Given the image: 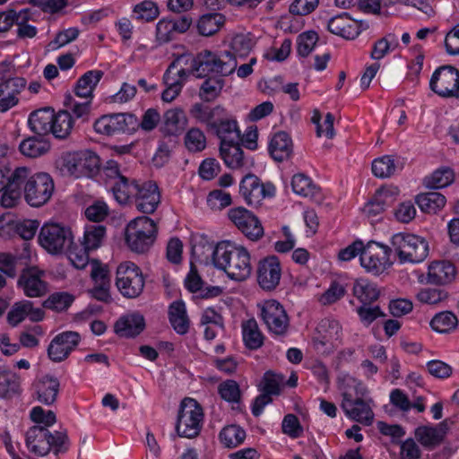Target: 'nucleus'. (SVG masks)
I'll list each match as a JSON object with an SVG mask.
<instances>
[{
    "label": "nucleus",
    "mask_w": 459,
    "mask_h": 459,
    "mask_svg": "<svg viewBox=\"0 0 459 459\" xmlns=\"http://www.w3.org/2000/svg\"><path fill=\"white\" fill-rule=\"evenodd\" d=\"M204 412L200 404L193 398H185L180 404V410L176 423V431L181 437L194 438L202 429Z\"/></svg>",
    "instance_id": "nucleus-7"
},
{
    "label": "nucleus",
    "mask_w": 459,
    "mask_h": 459,
    "mask_svg": "<svg viewBox=\"0 0 459 459\" xmlns=\"http://www.w3.org/2000/svg\"><path fill=\"white\" fill-rule=\"evenodd\" d=\"M447 293L439 289L424 288L416 295V299L422 304L435 305L446 299Z\"/></svg>",
    "instance_id": "nucleus-62"
},
{
    "label": "nucleus",
    "mask_w": 459,
    "mask_h": 459,
    "mask_svg": "<svg viewBox=\"0 0 459 459\" xmlns=\"http://www.w3.org/2000/svg\"><path fill=\"white\" fill-rule=\"evenodd\" d=\"M189 56H181L178 57L176 60H174L167 69L165 74H164V82L168 85L167 89L163 91L161 94V99L165 102H171L174 100L178 94L180 93L182 90V82L181 81H175V78L171 76L173 70L177 69L178 66L183 62L184 60L186 63L188 62Z\"/></svg>",
    "instance_id": "nucleus-32"
},
{
    "label": "nucleus",
    "mask_w": 459,
    "mask_h": 459,
    "mask_svg": "<svg viewBox=\"0 0 459 459\" xmlns=\"http://www.w3.org/2000/svg\"><path fill=\"white\" fill-rule=\"evenodd\" d=\"M455 267L447 261H434L428 268L427 283L444 285L450 283L455 276Z\"/></svg>",
    "instance_id": "nucleus-27"
},
{
    "label": "nucleus",
    "mask_w": 459,
    "mask_h": 459,
    "mask_svg": "<svg viewBox=\"0 0 459 459\" xmlns=\"http://www.w3.org/2000/svg\"><path fill=\"white\" fill-rule=\"evenodd\" d=\"M203 280L197 273V270L195 266L191 267V270L185 279L186 288L195 293L199 291L200 296L204 299L217 297L221 294V289L220 287H203Z\"/></svg>",
    "instance_id": "nucleus-37"
},
{
    "label": "nucleus",
    "mask_w": 459,
    "mask_h": 459,
    "mask_svg": "<svg viewBox=\"0 0 459 459\" xmlns=\"http://www.w3.org/2000/svg\"><path fill=\"white\" fill-rule=\"evenodd\" d=\"M55 118L54 110L41 108L30 113L28 124L30 130L38 135H46L51 131V125Z\"/></svg>",
    "instance_id": "nucleus-34"
},
{
    "label": "nucleus",
    "mask_w": 459,
    "mask_h": 459,
    "mask_svg": "<svg viewBox=\"0 0 459 459\" xmlns=\"http://www.w3.org/2000/svg\"><path fill=\"white\" fill-rule=\"evenodd\" d=\"M74 301V297L72 294L60 291L49 295L43 302L42 306L55 312H64L71 307Z\"/></svg>",
    "instance_id": "nucleus-53"
},
{
    "label": "nucleus",
    "mask_w": 459,
    "mask_h": 459,
    "mask_svg": "<svg viewBox=\"0 0 459 459\" xmlns=\"http://www.w3.org/2000/svg\"><path fill=\"white\" fill-rule=\"evenodd\" d=\"M39 245L49 254H62L73 244L74 234L69 227L59 223H45L38 237Z\"/></svg>",
    "instance_id": "nucleus-10"
},
{
    "label": "nucleus",
    "mask_w": 459,
    "mask_h": 459,
    "mask_svg": "<svg viewBox=\"0 0 459 459\" xmlns=\"http://www.w3.org/2000/svg\"><path fill=\"white\" fill-rule=\"evenodd\" d=\"M347 387L342 388V401L341 407L351 420L366 426L372 424L374 412L370 406L371 400H365L366 388L361 383L350 379Z\"/></svg>",
    "instance_id": "nucleus-3"
},
{
    "label": "nucleus",
    "mask_w": 459,
    "mask_h": 459,
    "mask_svg": "<svg viewBox=\"0 0 459 459\" xmlns=\"http://www.w3.org/2000/svg\"><path fill=\"white\" fill-rule=\"evenodd\" d=\"M224 23V16L219 13L203 15L197 23V29L203 36H212L216 33Z\"/></svg>",
    "instance_id": "nucleus-51"
},
{
    "label": "nucleus",
    "mask_w": 459,
    "mask_h": 459,
    "mask_svg": "<svg viewBox=\"0 0 459 459\" xmlns=\"http://www.w3.org/2000/svg\"><path fill=\"white\" fill-rule=\"evenodd\" d=\"M224 113L225 108L221 106L210 108L208 106H204L202 103L194 104L190 109V114L195 119L201 123L206 124L210 128L212 127V124L214 123L216 119L223 117Z\"/></svg>",
    "instance_id": "nucleus-40"
},
{
    "label": "nucleus",
    "mask_w": 459,
    "mask_h": 459,
    "mask_svg": "<svg viewBox=\"0 0 459 459\" xmlns=\"http://www.w3.org/2000/svg\"><path fill=\"white\" fill-rule=\"evenodd\" d=\"M225 81L221 77H208L200 87L199 96L204 101L214 100L221 92Z\"/></svg>",
    "instance_id": "nucleus-54"
},
{
    "label": "nucleus",
    "mask_w": 459,
    "mask_h": 459,
    "mask_svg": "<svg viewBox=\"0 0 459 459\" xmlns=\"http://www.w3.org/2000/svg\"><path fill=\"white\" fill-rule=\"evenodd\" d=\"M145 321L140 313H131L117 320L115 331L122 337H134L143 331Z\"/></svg>",
    "instance_id": "nucleus-31"
},
{
    "label": "nucleus",
    "mask_w": 459,
    "mask_h": 459,
    "mask_svg": "<svg viewBox=\"0 0 459 459\" xmlns=\"http://www.w3.org/2000/svg\"><path fill=\"white\" fill-rule=\"evenodd\" d=\"M134 200L139 212L145 214L153 213L160 203L158 186L152 181L140 184Z\"/></svg>",
    "instance_id": "nucleus-20"
},
{
    "label": "nucleus",
    "mask_w": 459,
    "mask_h": 459,
    "mask_svg": "<svg viewBox=\"0 0 459 459\" xmlns=\"http://www.w3.org/2000/svg\"><path fill=\"white\" fill-rule=\"evenodd\" d=\"M446 430L447 423L445 420L436 427H419L415 431V437L423 446L432 449L443 441Z\"/></svg>",
    "instance_id": "nucleus-28"
},
{
    "label": "nucleus",
    "mask_w": 459,
    "mask_h": 459,
    "mask_svg": "<svg viewBox=\"0 0 459 459\" xmlns=\"http://www.w3.org/2000/svg\"><path fill=\"white\" fill-rule=\"evenodd\" d=\"M257 282L264 290H273L280 283L281 266L277 256L269 255L259 261L256 270Z\"/></svg>",
    "instance_id": "nucleus-19"
},
{
    "label": "nucleus",
    "mask_w": 459,
    "mask_h": 459,
    "mask_svg": "<svg viewBox=\"0 0 459 459\" xmlns=\"http://www.w3.org/2000/svg\"><path fill=\"white\" fill-rule=\"evenodd\" d=\"M219 437L225 447L233 448L243 443L246 432L239 426L229 425L221 429Z\"/></svg>",
    "instance_id": "nucleus-52"
},
{
    "label": "nucleus",
    "mask_w": 459,
    "mask_h": 459,
    "mask_svg": "<svg viewBox=\"0 0 459 459\" xmlns=\"http://www.w3.org/2000/svg\"><path fill=\"white\" fill-rule=\"evenodd\" d=\"M237 66V57L230 51L215 53L214 74H220V77L231 74Z\"/></svg>",
    "instance_id": "nucleus-50"
},
{
    "label": "nucleus",
    "mask_w": 459,
    "mask_h": 459,
    "mask_svg": "<svg viewBox=\"0 0 459 459\" xmlns=\"http://www.w3.org/2000/svg\"><path fill=\"white\" fill-rule=\"evenodd\" d=\"M458 325L457 316L451 311L436 314L430 321L432 330L440 333H448Z\"/></svg>",
    "instance_id": "nucleus-47"
},
{
    "label": "nucleus",
    "mask_w": 459,
    "mask_h": 459,
    "mask_svg": "<svg viewBox=\"0 0 459 459\" xmlns=\"http://www.w3.org/2000/svg\"><path fill=\"white\" fill-rule=\"evenodd\" d=\"M255 45L254 39L250 34H237L230 42L232 54L237 57H246L252 50Z\"/></svg>",
    "instance_id": "nucleus-55"
},
{
    "label": "nucleus",
    "mask_w": 459,
    "mask_h": 459,
    "mask_svg": "<svg viewBox=\"0 0 459 459\" xmlns=\"http://www.w3.org/2000/svg\"><path fill=\"white\" fill-rule=\"evenodd\" d=\"M74 126V120L71 113L66 110H61L55 114V118L51 125V133L59 139L66 138Z\"/></svg>",
    "instance_id": "nucleus-46"
},
{
    "label": "nucleus",
    "mask_w": 459,
    "mask_h": 459,
    "mask_svg": "<svg viewBox=\"0 0 459 459\" xmlns=\"http://www.w3.org/2000/svg\"><path fill=\"white\" fill-rule=\"evenodd\" d=\"M212 130L214 131L215 134L221 140V145L224 143H240V130L238 126L236 119L229 117L224 113L223 117L216 119L212 124Z\"/></svg>",
    "instance_id": "nucleus-24"
},
{
    "label": "nucleus",
    "mask_w": 459,
    "mask_h": 459,
    "mask_svg": "<svg viewBox=\"0 0 459 459\" xmlns=\"http://www.w3.org/2000/svg\"><path fill=\"white\" fill-rule=\"evenodd\" d=\"M352 290L353 295L365 305L371 304L379 297V290L377 286L365 279L356 281Z\"/></svg>",
    "instance_id": "nucleus-45"
},
{
    "label": "nucleus",
    "mask_w": 459,
    "mask_h": 459,
    "mask_svg": "<svg viewBox=\"0 0 459 459\" xmlns=\"http://www.w3.org/2000/svg\"><path fill=\"white\" fill-rule=\"evenodd\" d=\"M25 79H15L0 82V113L16 107L20 102V94L26 88Z\"/></svg>",
    "instance_id": "nucleus-22"
},
{
    "label": "nucleus",
    "mask_w": 459,
    "mask_h": 459,
    "mask_svg": "<svg viewBox=\"0 0 459 459\" xmlns=\"http://www.w3.org/2000/svg\"><path fill=\"white\" fill-rule=\"evenodd\" d=\"M346 293L344 285L338 281H333L330 287L320 296L319 302L324 306H328L341 299Z\"/></svg>",
    "instance_id": "nucleus-63"
},
{
    "label": "nucleus",
    "mask_w": 459,
    "mask_h": 459,
    "mask_svg": "<svg viewBox=\"0 0 459 459\" xmlns=\"http://www.w3.org/2000/svg\"><path fill=\"white\" fill-rule=\"evenodd\" d=\"M100 167L99 156L91 151L67 152L62 156V169L76 178H92Z\"/></svg>",
    "instance_id": "nucleus-8"
},
{
    "label": "nucleus",
    "mask_w": 459,
    "mask_h": 459,
    "mask_svg": "<svg viewBox=\"0 0 459 459\" xmlns=\"http://www.w3.org/2000/svg\"><path fill=\"white\" fill-rule=\"evenodd\" d=\"M81 341L77 332L67 331L56 335L48 347V356L54 362H61L68 358Z\"/></svg>",
    "instance_id": "nucleus-18"
},
{
    "label": "nucleus",
    "mask_w": 459,
    "mask_h": 459,
    "mask_svg": "<svg viewBox=\"0 0 459 459\" xmlns=\"http://www.w3.org/2000/svg\"><path fill=\"white\" fill-rule=\"evenodd\" d=\"M67 256L72 264L77 269H83L89 264V250L82 246L71 244L66 247Z\"/></svg>",
    "instance_id": "nucleus-60"
},
{
    "label": "nucleus",
    "mask_w": 459,
    "mask_h": 459,
    "mask_svg": "<svg viewBox=\"0 0 459 459\" xmlns=\"http://www.w3.org/2000/svg\"><path fill=\"white\" fill-rule=\"evenodd\" d=\"M103 73L100 70H92L85 73L77 82L74 93L82 99H92V92L100 81Z\"/></svg>",
    "instance_id": "nucleus-38"
},
{
    "label": "nucleus",
    "mask_w": 459,
    "mask_h": 459,
    "mask_svg": "<svg viewBox=\"0 0 459 459\" xmlns=\"http://www.w3.org/2000/svg\"><path fill=\"white\" fill-rule=\"evenodd\" d=\"M169 320L178 334H185L189 330L190 321L186 314L185 303L176 300L169 307Z\"/></svg>",
    "instance_id": "nucleus-35"
},
{
    "label": "nucleus",
    "mask_w": 459,
    "mask_h": 459,
    "mask_svg": "<svg viewBox=\"0 0 459 459\" xmlns=\"http://www.w3.org/2000/svg\"><path fill=\"white\" fill-rule=\"evenodd\" d=\"M59 381L49 375L43 376L33 384L37 400L41 403L50 405L56 400L59 392Z\"/></svg>",
    "instance_id": "nucleus-26"
},
{
    "label": "nucleus",
    "mask_w": 459,
    "mask_h": 459,
    "mask_svg": "<svg viewBox=\"0 0 459 459\" xmlns=\"http://www.w3.org/2000/svg\"><path fill=\"white\" fill-rule=\"evenodd\" d=\"M318 40V36L315 31H307L301 33L297 40V51L301 56H307L315 48Z\"/></svg>",
    "instance_id": "nucleus-64"
},
{
    "label": "nucleus",
    "mask_w": 459,
    "mask_h": 459,
    "mask_svg": "<svg viewBox=\"0 0 459 459\" xmlns=\"http://www.w3.org/2000/svg\"><path fill=\"white\" fill-rule=\"evenodd\" d=\"M140 184L135 180H130L126 177H119L112 186L115 199L121 204H126L134 199Z\"/></svg>",
    "instance_id": "nucleus-36"
},
{
    "label": "nucleus",
    "mask_w": 459,
    "mask_h": 459,
    "mask_svg": "<svg viewBox=\"0 0 459 459\" xmlns=\"http://www.w3.org/2000/svg\"><path fill=\"white\" fill-rule=\"evenodd\" d=\"M394 160L390 155H385L381 158H377L372 162V172L377 178H389L394 175Z\"/></svg>",
    "instance_id": "nucleus-57"
},
{
    "label": "nucleus",
    "mask_w": 459,
    "mask_h": 459,
    "mask_svg": "<svg viewBox=\"0 0 459 459\" xmlns=\"http://www.w3.org/2000/svg\"><path fill=\"white\" fill-rule=\"evenodd\" d=\"M239 192L248 205L257 206L265 197L274 195L275 188L272 184H263L253 175H246L239 186Z\"/></svg>",
    "instance_id": "nucleus-17"
},
{
    "label": "nucleus",
    "mask_w": 459,
    "mask_h": 459,
    "mask_svg": "<svg viewBox=\"0 0 459 459\" xmlns=\"http://www.w3.org/2000/svg\"><path fill=\"white\" fill-rule=\"evenodd\" d=\"M228 216L234 225L250 240L255 241L264 236V228L260 221L246 208L230 209Z\"/></svg>",
    "instance_id": "nucleus-16"
},
{
    "label": "nucleus",
    "mask_w": 459,
    "mask_h": 459,
    "mask_svg": "<svg viewBox=\"0 0 459 459\" xmlns=\"http://www.w3.org/2000/svg\"><path fill=\"white\" fill-rule=\"evenodd\" d=\"M416 202L422 212L437 213L446 204V197L437 192H429L417 196Z\"/></svg>",
    "instance_id": "nucleus-44"
},
{
    "label": "nucleus",
    "mask_w": 459,
    "mask_h": 459,
    "mask_svg": "<svg viewBox=\"0 0 459 459\" xmlns=\"http://www.w3.org/2000/svg\"><path fill=\"white\" fill-rule=\"evenodd\" d=\"M24 294L30 298L41 297L47 292V284L34 269L23 271L19 281Z\"/></svg>",
    "instance_id": "nucleus-30"
},
{
    "label": "nucleus",
    "mask_w": 459,
    "mask_h": 459,
    "mask_svg": "<svg viewBox=\"0 0 459 459\" xmlns=\"http://www.w3.org/2000/svg\"><path fill=\"white\" fill-rule=\"evenodd\" d=\"M268 150L274 160L279 162L286 160L293 152L292 140L286 132H277L272 137Z\"/></svg>",
    "instance_id": "nucleus-29"
},
{
    "label": "nucleus",
    "mask_w": 459,
    "mask_h": 459,
    "mask_svg": "<svg viewBox=\"0 0 459 459\" xmlns=\"http://www.w3.org/2000/svg\"><path fill=\"white\" fill-rule=\"evenodd\" d=\"M50 149V144L48 141L39 137H28L23 140L20 145L19 150L22 155L29 158H38L46 154Z\"/></svg>",
    "instance_id": "nucleus-43"
},
{
    "label": "nucleus",
    "mask_w": 459,
    "mask_h": 459,
    "mask_svg": "<svg viewBox=\"0 0 459 459\" xmlns=\"http://www.w3.org/2000/svg\"><path fill=\"white\" fill-rule=\"evenodd\" d=\"M25 175L22 180V193L26 203L31 207H41L48 203L55 191L52 177L45 172L31 175L28 168Z\"/></svg>",
    "instance_id": "nucleus-4"
},
{
    "label": "nucleus",
    "mask_w": 459,
    "mask_h": 459,
    "mask_svg": "<svg viewBox=\"0 0 459 459\" xmlns=\"http://www.w3.org/2000/svg\"><path fill=\"white\" fill-rule=\"evenodd\" d=\"M184 143L189 152H200L206 147V136L201 129L192 127L186 132Z\"/></svg>",
    "instance_id": "nucleus-56"
},
{
    "label": "nucleus",
    "mask_w": 459,
    "mask_h": 459,
    "mask_svg": "<svg viewBox=\"0 0 459 459\" xmlns=\"http://www.w3.org/2000/svg\"><path fill=\"white\" fill-rule=\"evenodd\" d=\"M106 236V228L102 225H89L86 226L82 246H83L86 250L92 251L98 249Z\"/></svg>",
    "instance_id": "nucleus-48"
},
{
    "label": "nucleus",
    "mask_w": 459,
    "mask_h": 459,
    "mask_svg": "<svg viewBox=\"0 0 459 459\" xmlns=\"http://www.w3.org/2000/svg\"><path fill=\"white\" fill-rule=\"evenodd\" d=\"M429 88L442 98L459 100V70L452 65H443L433 73Z\"/></svg>",
    "instance_id": "nucleus-12"
},
{
    "label": "nucleus",
    "mask_w": 459,
    "mask_h": 459,
    "mask_svg": "<svg viewBox=\"0 0 459 459\" xmlns=\"http://www.w3.org/2000/svg\"><path fill=\"white\" fill-rule=\"evenodd\" d=\"M70 446L66 430L51 432L45 427L32 426L26 432V446L32 454L45 456L52 450L56 455L65 453Z\"/></svg>",
    "instance_id": "nucleus-2"
},
{
    "label": "nucleus",
    "mask_w": 459,
    "mask_h": 459,
    "mask_svg": "<svg viewBox=\"0 0 459 459\" xmlns=\"http://www.w3.org/2000/svg\"><path fill=\"white\" fill-rule=\"evenodd\" d=\"M455 171L450 167H440L427 176L423 183L428 188H443L455 181Z\"/></svg>",
    "instance_id": "nucleus-42"
},
{
    "label": "nucleus",
    "mask_w": 459,
    "mask_h": 459,
    "mask_svg": "<svg viewBox=\"0 0 459 459\" xmlns=\"http://www.w3.org/2000/svg\"><path fill=\"white\" fill-rule=\"evenodd\" d=\"M20 391V377L9 368L0 367V398L9 399Z\"/></svg>",
    "instance_id": "nucleus-39"
},
{
    "label": "nucleus",
    "mask_w": 459,
    "mask_h": 459,
    "mask_svg": "<svg viewBox=\"0 0 459 459\" xmlns=\"http://www.w3.org/2000/svg\"><path fill=\"white\" fill-rule=\"evenodd\" d=\"M391 251L392 248L387 246L368 242L360 255V264L368 273L378 275L392 264Z\"/></svg>",
    "instance_id": "nucleus-13"
},
{
    "label": "nucleus",
    "mask_w": 459,
    "mask_h": 459,
    "mask_svg": "<svg viewBox=\"0 0 459 459\" xmlns=\"http://www.w3.org/2000/svg\"><path fill=\"white\" fill-rule=\"evenodd\" d=\"M317 335L313 338V343L316 350L325 346L340 342L342 337V326L340 323L333 318H324L316 327Z\"/></svg>",
    "instance_id": "nucleus-21"
},
{
    "label": "nucleus",
    "mask_w": 459,
    "mask_h": 459,
    "mask_svg": "<svg viewBox=\"0 0 459 459\" xmlns=\"http://www.w3.org/2000/svg\"><path fill=\"white\" fill-rule=\"evenodd\" d=\"M215 52L203 50L191 58V74L198 78H204L214 73Z\"/></svg>",
    "instance_id": "nucleus-33"
},
{
    "label": "nucleus",
    "mask_w": 459,
    "mask_h": 459,
    "mask_svg": "<svg viewBox=\"0 0 459 459\" xmlns=\"http://www.w3.org/2000/svg\"><path fill=\"white\" fill-rule=\"evenodd\" d=\"M261 316L268 330L279 336L285 335L289 330L290 319L284 307L276 300L264 302Z\"/></svg>",
    "instance_id": "nucleus-15"
},
{
    "label": "nucleus",
    "mask_w": 459,
    "mask_h": 459,
    "mask_svg": "<svg viewBox=\"0 0 459 459\" xmlns=\"http://www.w3.org/2000/svg\"><path fill=\"white\" fill-rule=\"evenodd\" d=\"M144 277L141 269L132 262L121 263L116 272V286L127 299H135L144 288Z\"/></svg>",
    "instance_id": "nucleus-11"
},
{
    "label": "nucleus",
    "mask_w": 459,
    "mask_h": 459,
    "mask_svg": "<svg viewBox=\"0 0 459 459\" xmlns=\"http://www.w3.org/2000/svg\"><path fill=\"white\" fill-rule=\"evenodd\" d=\"M221 397L229 403H239L241 392L238 384L235 380H226L218 386Z\"/></svg>",
    "instance_id": "nucleus-61"
},
{
    "label": "nucleus",
    "mask_w": 459,
    "mask_h": 459,
    "mask_svg": "<svg viewBox=\"0 0 459 459\" xmlns=\"http://www.w3.org/2000/svg\"><path fill=\"white\" fill-rule=\"evenodd\" d=\"M137 125V118L134 115L117 113L101 116L94 122L93 127L98 134L114 135L130 132Z\"/></svg>",
    "instance_id": "nucleus-14"
},
{
    "label": "nucleus",
    "mask_w": 459,
    "mask_h": 459,
    "mask_svg": "<svg viewBox=\"0 0 459 459\" xmlns=\"http://www.w3.org/2000/svg\"><path fill=\"white\" fill-rule=\"evenodd\" d=\"M221 157L225 165L232 169H240L244 166V153L238 143H224L220 145Z\"/></svg>",
    "instance_id": "nucleus-41"
},
{
    "label": "nucleus",
    "mask_w": 459,
    "mask_h": 459,
    "mask_svg": "<svg viewBox=\"0 0 459 459\" xmlns=\"http://www.w3.org/2000/svg\"><path fill=\"white\" fill-rule=\"evenodd\" d=\"M157 234V226L147 216L137 217L131 221L126 229V242L135 253L143 254L152 246Z\"/></svg>",
    "instance_id": "nucleus-5"
},
{
    "label": "nucleus",
    "mask_w": 459,
    "mask_h": 459,
    "mask_svg": "<svg viewBox=\"0 0 459 459\" xmlns=\"http://www.w3.org/2000/svg\"><path fill=\"white\" fill-rule=\"evenodd\" d=\"M26 167L14 169L4 168L0 169L1 205L4 208L15 207L22 195V180L25 178Z\"/></svg>",
    "instance_id": "nucleus-9"
},
{
    "label": "nucleus",
    "mask_w": 459,
    "mask_h": 459,
    "mask_svg": "<svg viewBox=\"0 0 459 459\" xmlns=\"http://www.w3.org/2000/svg\"><path fill=\"white\" fill-rule=\"evenodd\" d=\"M391 245L402 264L420 263L429 255V248L426 239L414 234H395L392 238Z\"/></svg>",
    "instance_id": "nucleus-6"
},
{
    "label": "nucleus",
    "mask_w": 459,
    "mask_h": 459,
    "mask_svg": "<svg viewBox=\"0 0 459 459\" xmlns=\"http://www.w3.org/2000/svg\"><path fill=\"white\" fill-rule=\"evenodd\" d=\"M399 195V189L394 186H385L378 188L374 196L373 200L382 206L383 210H385L386 207L390 206L396 199Z\"/></svg>",
    "instance_id": "nucleus-59"
},
{
    "label": "nucleus",
    "mask_w": 459,
    "mask_h": 459,
    "mask_svg": "<svg viewBox=\"0 0 459 459\" xmlns=\"http://www.w3.org/2000/svg\"><path fill=\"white\" fill-rule=\"evenodd\" d=\"M242 333L245 344L250 350H256L263 345L264 337L255 319H249L243 323Z\"/></svg>",
    "instance_id": "nucleus-49"
},
{
    "label": "nucleus",
    "mask_w": 459,
    "mask_h": 459,
    "mask_svg": "<svg viewBox=\"0 0 459 459\" xmlns=\"http://www.w3.org/2000/svg\"><path fill=\"white\" fill-rule=\"evenodd\" d=\"M186 124L187 117L182 108H170L161 117L160 131L165 136H178L183 133Z\"/></svg>",
    "instance_id": "nucleus-23"
},
{
    "label": "nucleus",
    "mask_w": 459,
    "mask_h": 459,
    "mask_svg": "<svg viewBox=\"0 0 459 459\" xmlns=\"http://www.w3.org/2000/svg\"><path fill=\"white\" fill-rule=\"evenodd\" d=\"M328 30L346 39H353L359 36V25L351 19L346 13L336 15L329 20Z\"/></svg>",
    "instance_id": "nucleus-25"
},
{
    "label": "nucleus",
    "mask_w": 459,
    "mask_h": 459,
    "mask_svg": "<svg viewBox=\"0 0 459 459\" xmlns=\"http://www.w3.org/2000/svg\"><path fill=\"white\" fill-rule=\"evenodd\" d=\"M293 191L299 195L307 197L315 195L316 186L311 179L305 174L299 173L293 176L291 180Z\"/></svg>",
    "instance_id": "nucleus-58"
},
{
    "label": "nucleus",
    "mask_w": 459,
    "mask_h": 459,
    "mask_svg": "<svg viewBox=\"0 0 459 459\" xmlns=\"http://www.w3.org/2000/svg\"><path fill=\"white\" fill-rule=\"evenodd\" d=\"M212 262L235 281H245L252 272L249 252L242 246L219 243L212 253Z\"/></svg>",
    "instance_id": "nucleus-1"
}]
</instances>
